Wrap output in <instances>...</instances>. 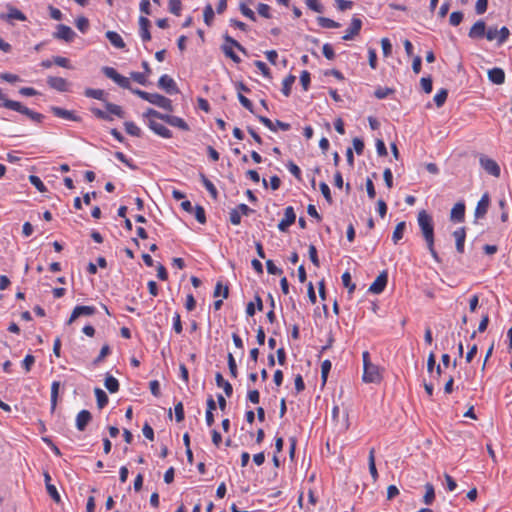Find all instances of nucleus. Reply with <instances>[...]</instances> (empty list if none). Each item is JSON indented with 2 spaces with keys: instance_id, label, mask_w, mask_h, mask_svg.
<instances>
[{
  "instance_id": "f257e3e1",
  "label": "nucleus",
  "mask_w": 512,
  "mask_h": 512,
  "mask_svg": "<svg viewBox=\"0 0 512 512\" xmlns=\"http://www.w3.org/2000/svg\"><path fill=\"white\" fill-rule=\"evenodd\" d=\"M417 221L431 256L438 262L439 257L434 248V226L432 217L425 210H422L418 213Z\"/></svg>"
},
{
  "instance_id": "f03ea898",
  "label": "nucleus",
  "mask_w": 512,
  "mask_h": 512,
  "mask_svg": "<svg viewBox=\"0 0 512 512\" xmlns=\"http://www.w3.org/2000/svg\"><path fill=\"white\" fill-rule=\"evenodd\" d=\"M105 315L110 316V313L106 306L99 305L96 306H76L68 320H76L80 317H104Z\"/></svg>"
},
{
  "instance_id": "7ed1b4c3",
  "label": "nucleus",
  "mask_w": 512,
  "mask_h": 512,
  "mask_svg": "<svg viewBox=\"0 0 512 512\" xmlns=\"http://www.w3.org/2000/svg\"><path fill=\"white\" fill-rule=\"evenodd\" d=\"M234 48L239 50L240 52L247 54L246 49L235 39H233L229 35L224 36V43L221 46V50L224 53V55L228 58H230L234 63H240L241 59L240 57L234 52Z\"/></svg>"
},
{
  "instance_id": "20e7f679",
  "label": "nucleus",
  "mask_w": 512,
  "mask_h": 512,
  "mask_svg": "<svg viewBox=\"0 0 512 512\" xmlns=\"http://www.w3.org/2000/svg\"><path fill=\"white\" fill-rule=\"evenodd\" d=\"M479 163L480 166L489 174L494 177H499L501 174V169L498 163L493 160L492 158H489L486 155H480L479 157Z\"/></svg>"
},
{
  "instance_id": "39448f33",
  "label": "nucleus",
  "mask_w": 512,
  "mask_h": 512,
  "mask_svg": "<svg viewBox=\"0 0 512 512\" xmlns=\"http://www.w3.org/2000/svg\"><path fill=\"white\" fill-rule=\"evenodd\" d=\"M510 35V31L506 26L501 29L489 28L486 32V38L489 41L497 40L498 45L505 43Z\"/></svg>"
},
{
  "instance_id": "423d86ee",
  "label": "nucleus",
  "mask_w": 512,
  "mask_h": 512,
  "mask_svg": "<svg viewBox=\"0 0 512 512\" xmlns=\"http://www.w3.org/2000/svg\"><path fill=\"white\" fill-rule=\"evenodd\" d=\"M9 106H11V110L26 115L34 122L40 123L44 118V116L42 114L27 108L26 106H24L22 103H20L18 101H16L15 103H9Z\"/></svg>"
},
{
  "instance_id": "0eeeda50",
  "label": "nucleus",
  "mask_w": 512,
  "mask_h": 512,
  "mask_svg": "<svg viewBox=\"0 0 512 512\" xmlns=\"http://www.w3.org/2000/svg\"><path fill=\"white\" fill-rule=\"evenodd\" d=\"M382 379L380 369L377 365L371 364L363 369L362 380L365 383H379Z\"/></svg>"
},
{
  "instance_id": "6e6552de",
  "label": "nucleus",
  "mask_w": 512,
  "mask_h": 512,
  "mask_svg": "<svg viewBox=\"0 0 512 512\" xmlns=\"http://www.w3.org/2000/svg\"><path fill=\"white\" fill-rule=\"evenodd\" d=\"M147 101L159 108L167 110L168 112L173 111L172 101L169 98L158 93H150Z\"/></svg>"
},
{
  "instance_id": "1a4fd4ad",
  "label": "nucleus",
  "mask_w": 512,
  "mask_h": 512,
  "mask_svg": "<svg viewBox=\"0 0 512 512\" xmlns=\"http://www.w3.org/2000/svg\"><path fill=\"white\" fill-rule=\"evenodd\" d=\"M75 36L76 34L72 28L64 24H59L56 32L53 34L54 38L64 40L66 42H72Z\"/></svg>"
},
{
  "instance_id": "9d476101",
  "label": "nucleus",
  "mask_w": 512,
  "mask_h": 512,
  "mask_svg": "<svg viewBox=\"0 0 512 512\" xmlns=\"http://www.w3.org/2000/svg\"><path fill=\"white\" fill-rule=\"evenodd\" d=\"M388 274L386 271L381 272L369 287V292L380 294L386 287Z\"/></svg>"
},
{
  "instance_id": "9b49d317",
  "label": "nucleus",
  "mask_w": 512,
  "mask_h": 512,
  "mask_svg": "<svg viewBox=\"0 0 512 512\" xmlns=\"http://www.w3.org/2000/svg\"><path fill=\"white\" fill-rule=\"evenodd\" d=\"M296 220V214L292 206L285 208L284 218L278 223V229L285 232L288 227L294 224Z\"/></svg>"
},
{
  "instance_id": "f8f14e48",
  "label": "nucleus",
  "mask_w": 512,
  "mask_h": 512,
  "mask_svg": "<svg viewBox=\"0 0 512 512\" xmlns=\"http://www.w3.org/2000/svg\"><path fill=\"white\" fill-rule=\"evenodd\" d=\"M147 126L158 136L169 139L172 137V132L157 120L151 119L147 122Z\"/></svg>"
},
{
  "instance_id": "ddd939ff",
  "label": "nucleus",
  "mask_w": 512,
  "mask_h": 512,
  "mask_svg": "<svg viewBox=\"0 0 512 512\" xmlns=\"http://www.w3.org/2000/svg\"><path fill=\"white\" fill-rule=\"evenodd\" d=\"M47 84L49 87L59 92H67L69 90L68 81L62 77L49 76L47 78Z\"/></svg>"
},
{
  "instance_id": "4468645a",
  "label": "nucleus",
  "mask_w": 512,
  "mask_h": 512,
  "mask_svg": "<svg viewBox=\"0 0 512 512\" xmlns=\"http://www.w3.org/2000/svg\"><path fill=\"white\" fill-rule=\"evenodd\" d=\"M362 27V21L360 18L353 17L349 28L346 30L342 39L345 41L353 39L356 35L359 34Z\"/></svg>"
},
{
  "instance_id": "2eb2a0df",
  "label": "nucleus",
  "mask_w": 512,
  "mask_h": 512,
  "mask_svg": "<svg viewBox=\"0 0 512 512\" xmlns=\"http://www.w3.org/2000/svg\"><path fill=\"white\" fill-rule=\"evenodd\" d=\"M158 86L169 94L178 93V88L175 81L166 74L160 77Z\"/></svg>"
},
{
  "instance_id": "dca6fc26",
  "label": "nucleus",
  "mask_w": 512,
  "mask_h": 512,
  "mask_svg": "<svg viewBox=\"0 0 512 512\" xmlns=\"http://www.w3.org/2000/svg\"><path fill=\"white\" fill-rule=\"evenodd\" d=\"M489 204H490L489 195H488V193H484L482 195V197L480 198V200L478 201L477 206L475 208V212H474L475 217L478 219L483 218L488 211Z\"/></svg>"
},
{
  "instance_id": "f3484780",
  "label": "nucleus",
  "mask_w": 512,
  "mask_h": 512,
  "mask_svg": "<svg viewBox=\"0 0 512 512\" xmlns=\"http://www.w3.org/2000/svg\"><path fill=\"white\" fill-rule=\"evenodd\" d=\"M163 121L173 127L180 129V130H183V131L189 130V125L185 122L184 119H182L178 116L166 114L163 117Z\"/></svg>"
},
{
  "instance_id": "a211bd4d",
  "label": "nucleus",
  "mask_w": 512,
  "mask_h": 512,
  "mask_svg": "<svg viewBox=\"0 0 512 512\" xmlns=\"http://www.w3.org/2000/svg\"><path fill=\"white\" fill-rule=\"evenodd\" d=\"M468 36L471 39H480L486 36V25L482 20H478L469 30Z\"/></svg>"
},
{
  "instance_id": "6ab92c4d",
  "label": "nucleus",
  "mask_w": 512,
  "mask_h": 512,
  "mask_svg": "<svg viewBox=\"0 0 512 512\" xmlns=\"http://www.w3.org/2000/svg\"><path fill=\"white\" fill-rule=\"evenodd\" d=\"M150 21L145 16L139 17V34L143 42H147L151 39L149 31Z\"/></svg>"
},
{
  "instance_id": "aec40b11",
  "label": "nucleus",
  "mask_w": 512,
  "mask_h": 512,
  "mask_svg": "<svg viewBox=\"0 0 512 512\" xmlns=\"http://www.w3.org/2000/svg\"><path fill=\"white\" fill-rule=\"evenodd\" d=\"M51 112L59 118L69 120V121H79L80 118L74 114L73 111H69L60 107L53 106L51 107Z\"/></svg>"
},
{
  "instance_id": "412c9836",
  "label": "nucleus",
  "mask_w": 512,
  "mask_h": 512,
  "mask_svg": "<svg viewBox=\"0 0 512 512\" xmlns=\"http://www.w3.org/2000/svg\"><path fill=\"white\" fill-rule=\"evenodd\" d=\"M488 79L493 84L501 85L505 81V73L504 70L498 67L492 68L488 70Z\"/></svg>"
},
{
  "instance_id": "4be33fe9",
  "label": "nucleus",
  "mask_w": 512,
  "mask_h": 512,
  "mask_svg": "<svg viewBox=\"0 0 512 512\" xmlns=\"http://www.w3.org/2000/svg\"><path fill=\"white\" fill-rule=\"evenodd\" d=\"M92 416L88 410H81L76 417V427L79 431H84Z\"/></svg>"
},
{
  "instance_id": "5701e85b",
  "label": "nucleus",
  "mask_w": 512,
  "mask_h": 512,
  "mask_svg": "<svg viewBox=\"0 0 512 512\" xmlns=\"http://www.w3.org/2000/svg\"><path fill=\"white\" fill-rule=\"evenodd\" d=\"M465 217V205L462 202L456 203L450 213V219L454 222H462Z\"/></svg>"
},
{
  "instance_id": "b1692460",
  "label": "nucleus",
  "mask_w": 512,
  "mask_h": 512,
  "mask_svg": "<svg viewBox=\"0 0 512 512\" xmlns=\"http://www.w3.org/2000/svg\"><path fill=\"white\" fill-rule=\"evenodd\" d=\"M453 236H454L455 241H456V250L459 253H463L464 252L465 239H466L465 228H463V227L458 228L457 230H455L453 232Z\"/></svg>"
},
{
  "instance_id": "393cba45",
  "label": "nucleus",
  "mask_w": 512,
  "mask_h": 512,
  "mask_svg": "<svg viewBox=\"0 0 512 512\" xmlns=\"http://www.w3.org/2000/svg\"><path fill=\"white\" fill-rule=\"evenodd\" d=\"M106 38L109 40L111 45H113L117 49H123L125 48V42L121 35L115 31H107L106 32Z\"/></svg>"
},
{
  "instance_id": "a878e982",
  "label": "nucleus",
  "mask_w": 512,
  "mask_h": 512,
  "mask_svg": "<svg viewBox=\"0 0 512 512\" xmlns=\"http://www.w3.org/2000/svg\"><path fill=\"white\" fill-rule=\"evenodd\" d=\"M215 381H216V384H217L218 387L223 388L225 394L228 397H230L232 395V392H233L232 385L223 378L221 373H219V372L216 373Z\"/></svg>"
},
{
  "instance_id": "bb28decb",
  "label": "nucleus",
  "mask_w": 512,
  "mask_h": 512,
  "mask_svg": "<svg viewBox=\"0 0 512 512\" xmlns=\"http://www.w3.org/2000/svg\"><path fill=\"white\" fill-rule=\"evenodd\" d=\"M1 19L25 21L26 16L19 9L10 7L6 15H1Z\"/></svg>"
},
{
  "instance_id": "cd10ccee",
  "label": "nucleus",
  "mask_w": 512,
  "mask_h": 512,
  "mask_svg": "<svg viewBox=\"0 0 512 512\" xmlns=\"http://www.w3.org/2000/svg\"><path fill=\"white\" fill-rule=\"evenodd\" d=\"M368 465H369V472H370L373 480L377 481L378 472H377L376 464H375V449L374 448H371L369 451Z\"/></svg>"
},
{
  "instance_id": "c85d7f7f",
  "label": "nucleus",
  "mask_w": 512,
  "mask_h": 512,
  "mask_svg": "<svg viewBox=\"0 0 512 512\" xmlns=\"http://www.w3.org/2000/svg\"><path fill=\"white\" fill-rule=\"evenodd\" d=\"M200 179H201L203 186L209 192L211 197L213 199H217L218 191H217L215 185L204 174H200Z\"/></svg>"
},
{
  "instance_id": "c756f323",
  "label": "nucleus",
  "mask_w": 512,
  "mask_h": 512,
  "mask_svg": "<svg viewBox=\"0 0 512 512\" xmlns=\"http://www.w3.org/2000/svg\"><path fill=\"white\" fill-rule=\"evenodd\" d=\"M84 95L88 98L104 101L105 91L102 89L87 88L84 91Z\"/></svg>"
},
{
  "instance_id": "7c9ffc66",
  "label": "nucleus",
  "mask_w": 512,
  "mask_h": 512,
  "mask_svg": "<svg viewBox=\"0 0 512 512\" xmlns=\"http://www.w3.org/2000/svg\"><path fill=\"white\" fill-rule=\"evenodd\" d=\"M405 228H406V224L404 221L402 222H399L394 231H393V234H392V241L396 244L398 243L399 240H401L403 238V235H404V231H405Z\"/></svg>"
},
{
  "instance_id": "2f4dec72",
  "label": "nucleus",
  "mask_w": 512,
  "mask_h": 512,
  "mask_svg": "<svg viewBox=\"0 0 512 512\" xmlns=\"http://www.w3.org/2000/svg\"><path fill=\"white\" fill-rule=\"evenodd\" d=\"M105 107L110 116L115 115L119 118L124 117V112H123V109L121 108V106L110 103V102H106Z\"/></svg>"
},
{
  "instance_id": "473e14b6",
  "label": "nucleus",
  "mask_w": 512,
  "mask_h": 512,
  "mask_svg": "<svg viewBox=\"0 0 512 512\" xmlns=\"http://www.w3.org/2000/svg\"><path fill=\"white\" fill-rule=\"evenodd\" d=\"M425 495L423 497V502L426 504V505H430L433 503L434 499H435V491H434V486L431 484V483H426L425 484Z\"/></svg>"
},
{
  "instance_id": "72a5a7b5",
  "label": "nucleus",
  "mask_w": 512,
  "mask_h": 512,
  "mask_svg": "<svg viewBox=\"0 0 512 512\" xmlns=\"http://www.w3.org/2000/svg\"><path fill=\"white\" fill-rule=\"evenodd\" d=\"M104 385L110 393H115L119 390L118 380L111 375H109L105 378Z\"/></svg>"
},
{
  "instance_id": "f704fd0d",
  "label": "nucleus",
  "mask_w": 512,
  "mask_h": 512,
  "mask_svg": "<svg viewBox=\"0 0 512 512\" xmlns=\"http://www.w3.org/2000/svg\"><path fill=\"white\" fill-rule=\"evenodd\" d=\"M317 22L323 28L333 29L340 27V24L338 22L323 16H319L317 18Z\"/></svg>"
},
{
  "instance_id": "c9c22d12",
  "label": "nucleus",
  "mask_w": 512,
  "mask_h": 512,
  "mask_svg": "<svg viewBox=\"0 0 512 512\" xmlns=\"http://www.w3.org/2000/svg\"><path fill=\"white\" fill-rule=\"evenodd\" d=\"M60 382L54 381L51 385V411L53 412L57 405Z\"/></svg>"
},
{
  "instance_id": "e433bc0d",
  "label": "nucleus",
  "mask_w": 512,
  "mask_h": 512,
  "mask_svg": "<svg viewBox=\"0 0 512 512\" xmlns=\"http://www.w3.org/2000/svg\"><path fill=\"white\" fill-rule=\"evenodd\" d=\"M94 392L97 400V405L100 409H102L108 403V396L100 388H95Z\"/></svg>"
},
{
  "instance_id": "4c0bfd02",
  "label": "nucleus",
  "mask_w": 512,
  "mask_h": 512,
  "mask_svg": "<svg viewBox=\"0 0 512 512\" xmlns=\"http://www.w3.org/2000/svg\"><path fill=\"white\" fill-rule=\"evenodd\" d=\"M124 127H125V131L129 135L135 136V137L141 136V129L134 122L127 121L124 123Z\"/></svg>"
},
{
  "instance_id": "58836bf2",
  "label": "nucleus",
  "mask_w": 512,
  "mask_h": 512,
  "mask_svg": "<svg viewBox=\"0 0 512 512\" xmlns=\"http://www.w3.org/2000/svg\"><path fill=\"white\" fill-rule=\"evenodd\" d=\"M165 114H162L152 108H149L146 110V112L143 113V118L145 119L146 123L149 122V120L151 119H154V120H162L163 121V117H164Z\"/></svg>"
},
{
  "instance_id": "ea45409f",
  "label": "nucleus",
  "mask_w": 512,
  "mask_h": 512,
  "mask_svg": "<svg viewBox=\"0 0 512 512\" xmlns=\"http://www.w3.org/2000/svg\"><path fill=\"white\" fill-rule=\"evenodd\" d=\"M295 82V76L289 75L282 82V93L285 96H289L293 83Z\"/></svg>"
},
{
  "instance_id": "a19ab883",
  "label": "nucleus",
  "mask_w": 512,
  "mask_h": 512,
  "mask_svg": "<svg viewBox=\"0 0 512 512\" xmlns=\"http://www.w3.org/2000/svg\"><path fill=\"white\" fill-rule=\"evenodd\" d=\"M448 96L446 89H440L434 96L433 100L437 107L443 106Z\"/></svg>"
},
{
  "instance_id": "79ce46f5",
  "label": "nucleus",
  "mask_w": 512,
  "mask_h": 512,
  "mask_svg": "<svg viewBox=\"0 0 512 512\" xmlns=\"http://www.w3.org/2000/svg\"><path fill=\"white\" fill-rule=\"evenodd\" d=\"M115 157H116L120 162H122L123 164H125L128 168H130L131 170H136V169H137V166L133 163V161H132L131 159H128L124 153H122V152H116V153H115Z\"/></svg>"
},
{
  "instance_id": "37998d69",
  "label": "nucleus",
  "mask_w": 512,
  "mask_h": 512,
  "mask_svg": "<svg viewBox=\"0 0 512 512\" xmlns=\"http://www.w3.org/2000/svg\"><path fill=\"white\" fill-rule=\"evenodd\" d=\"M102 72L107 78L113 80L115 83L121 76V74H119L113 67L105 66L102 68Z\"/></svg>"
},
{
  "instance_id": "c03bdc74",
  "label": "nucleus",
  "mask_w": 512,
  "mask_h": 512,
  "mask_svg": "<svg viewBox=\"0 0 512 512\" xmlns=\"http://www.w3.org/2000/svg\"><path fill=\"white\" fill-rule=\"evenodd\" d=\"M29 182L39 191V192H45L46 187L42 180L36 176V175H30L29 176Z\"/></svg>"
},
{
  "instance_id": "a18cd8bd",
  "label": "nucleus",
  "mask_w": 512,
  "mask_h": 512,
  "mask_svg": "<svg viewBox=\"0 0 512 512\" xmlns=\"http://www.w3.org/2000/svg\"><path fill=\"white\" fill-rule=\"evenodd\" d=\"M204 22L210 26L214 19V10L210 4L206 5L203 11Z\"/></svg>"
},
{
  "instance_id": "49530a36",
  "label": "nucleus",
  "mask_w": 512,
  "mask_h": 512,
  "mask_svg": "<svg viewBox=\"0 0 512 512\" xmlns=\"http://www.w3.org/2000/svg\"><path fill=\"white\" fill-rule=\"evenodd\" d=\"M90 111L99 119L106 120V121H112V116L109 115V113L106 111H103L99 108L91 107Z\"/></svg>"
},
{
  "instance_id": "de8ad7c7",
  "label": "nucleus",
  "mask_w": 512,
  "mask_h": 512,
  "mask_svg": "<svg viewBox=\"0 0 512 512\" xmlns=\"http://www.w3.org/2000/svg\"><path fill=\"white\" fill-rule=\"evenodd\" d=\"M332 364L330 360H324L321 364V378L323 383H326L328 374L331 370Z\"/></svg>"
},
{
  "instance_id": "09e8293b",
  "label": "nucleus",
  "mask_w": 512,
  "mask_h": 512,
  "mask_svg": "<svg viewBox=\"0 0 512 512\" xmlns=\"http://www.w3.org/2000/svg\"><path fill=\"white\" fill-rule=\"evenodd\" d=\"M75 24L78 30L82 33H85L89 28V21L84 16L78 17L75 21Z\"/></svg>"
},
{
  "instance_id": "8fccbe9b",
  "label": "nucleus",
  "mask_w": 512,
  "mask_h": 512,
  "mask_svg": "<svg viewBox=\"0 0 512 512\" xmlns=\"http://www.w3.org/2000/svg\"><path fill=\"white\" fill-rule=\"evenodd\" d=\"M182 3L180 0H169V11L174 15H180Z\"/></svg>"
},
{
  "instance_id": "3c124183",
  "label": "nucleus",
  "mask_w": 512,
  "mask_h": 512,
  "mask_svg": "<svg viewBox=\"0 0 512 512\" xmlns=\"http://www.w3.org/2000/svg\"><path fill=\"white\" fill-rule=\"evenodd\" d=\"M194 210V215H195V218L196 220L201 223V224H204L206 222V215H205V210L202 206H199L197 205L195 207Z\"/></svg>"
},
{
  "instance_id": "603ef678",
  "label": "nucleus",
  "mask_w": 512,
  "mask_h": 512,
  "mask_svg": "<svg viewBox=\"0 0 512 512\" xmlns=\"http://www.w3.org/2000/svg\"><path fill=\"white\" fill-rule=\"evenodd\" d=\"M239 9L245 17L252 21H256L255 13L245 3H240Z\"/></svg>"
},
{
  "instance_id": "864d4df0",
  "label": "nucleus",
  "mask_w": 512,
  "mask_h": 512,
  "mask_svg": "<svg viewBox=\"0 0 512 512\" xmlns=\"http://www.w3.org/2000/svg\"><path fill=\"white\" fill-rule=\"evenodd\" d=\"M222 296L226 298L228 296V287L223 286L221 282H218L215 286L214 297Z\"/></svg>"
},
{
  "instance_id": "5fc2aeb1",
  "label": "nucleus",
  "mask_w": 512,
  "mask_h": 512,
  "mask_svg": "<svg viewBox=\"0 0 512 512\" xmlns=\"http://www.w3.org/2000/svg\"><path fill=\"white\" fill-rule=\"evenodd\" d=\"M463 20V13L460 11L452 12L449 17V22L452 26H458Z\"/></svg>"
},
{
  "instance_id": "6e6d98bb",
  "label": "nucleus",
  "mask_w": 512,
  "mask_h": 512,
  "mask_svg": "<svg viewBox=\"0 0 512 512\" xmlns=\"http://www.w3.org/2000/svg\"><path fill=\"white\" fill-rule=\"evenodd\" d=\"M46 490L50 497L56 502L59 503L61 501L60 494L57 491V488L53 484H48L46 486Z\"/></svg>"
},
{
  "instance_id": "4d7b16f0",
  "label": "nucleus",
  "mask_w": 512,
  "mask_h": 512,
  "mask_svg": "<svg viewBox=\"0 0 512 512\" xmlns=\"http://www.w3.org/2000/svg\"><path fill=\"white\" fill-rule=\"evenodd\" d=\"M343 285L349 289V292L354 291L355 285L351 282V275L349 272H344L341 276Z\"/></svg>"
},
{
  "instance_id": "13d9d810",
  "label": "nucleus",
  "mask_w": 512,
  "mask_h": 512,
  "mask_svg": "<svg viewBox=\"0 0 512 512\" xmlns=\"http://www.w3.org/2000/svg\"><path fill=\"white\" fill-rule=\"evenodd\" d=\"M228 367H229L230 375L233 378H236L237 377V365H236V361L231 353L228 354Z\"/></svg>"
},
{
  "instance_id": "bf43d9fd",
  "label": "nucleus",
  "mask_w": 512,
  "mask_h": 512,
  "mask_svg": "<svg viewBox=\"0 0 512 512\" xmlns=\"http://www.w3.org/2000/svg\"><path fill=\"white\" fill-rule=\"evenodd\" d=\"M381 46H382L383 55L385 57L390 56V54L392 53V44H391L390 40L388 38H382Z\"/></svg>"
},
{
  "instance_id": "052dcab7",
  "label": "nucleus",
  "mask_w": 512,
  "mask_h": 512,
  "mask_svg": "<svg viewBox=\"0 0 512 512\" xmlns=\"http://www.w3.org/2000/svg\"><path fill=\"white\" fill-rule=\"evenodd\" d=\"M267 272L271 275H281L283 273L282 269L278 268L272 260L266 261Z\"/></svg>"
},
{
  "instance_id": "680f3d73",
  "label": "nucleus",
  "mask_w": 512,
  "mask_h": 512,
  "mask_svg": "<svg viewBox=\"0 0 512 512\" xmlns=\"http://www.w3.org/2000/svg\"><path fill=\"white\" fill-rule=\"evenodd\" d=\"M257 11H258L259 15H261L262 17L267 18V19L271 18L270 6L269 5L264 4V3H260L257 6Z\"/></svg>"
},
{
  "instance_id": "e2e57ef3",
  "label": "nucleus",
  "mask_w": 512,
  "mask_h": 512,
  "mask_svg": "<svg viewBox=\"0 0 512 512\" xmlns=\"http://www.w3.org/2000/svg\"><path fill=\"white\" fill-rule=\"evenodd\" d=\"M254 65L259 69V71L262 73V75L264 77H266V78L271 77L270 70L263 61L257 60L254 62Z\"/></svg>"
},
{
  "instance_id": "0e129e2a",
  "label": "nucleus",
  "mask_w": 512,
  "mask_h": 512,
  "mask_svg": "<svg viewBox=\"0 0 512 512\" xmlns=\"http://www.w3.org/2000/svg\"><path fill=\"white\" fill-rule=\"evenodd\" d=\"M306 5L313 11L322 13L323 12V6L319 2V0H306Z\"/></svg>"
},
{
  "instance_id": "69168bd1",
  "label": "nucleus",
  "mask_w": 512,
  "mask_h": 512,
  "mask_svg": "<svg viewBox=\"0 0 512 512\" xmlns=\"http://www.w3.org/2000/svg\"><path fill=\"white\" fill-rule=\"evenodd\" d=\"M308 252H309V258H310L311 262L314 264V266L319 267L320 263H319L316 247L314 245H310Z\"/></svg>"
},
{
  "instance_id": "338daca9",
  "label": "nucleus",
  "mask_w": 512,
  "mask_h": 512,
  "mask_svg": "<svg viewBox=\"0 0 512 512\" xmlns=\"http://www.w3.org/2000/svg\"><path fill=\"white\" fill-rule=\"evenodd\" d=\"M53 63L60 67H63V68H67V69L71 68L70 61L67 58L62 57V56L54 57Z\"/></svg>"
},
{
  "instance_id": "774afa93",
  "label": "nucleus",
  "mask_w": 512,
  "mask_h": 512,
  "mask_svg": "<svg viewBox=\"0 0 512 512\" xmlns=\"http://www.w3.org/2000/svg\"><path fill=\"white\" fill-rule=\"evenodd\" d=\"M229 216H230V222L233 225H239L241 223L240 211L237 210L236 208H234L230 211Z\"/></svg>"
}]
</instances>
